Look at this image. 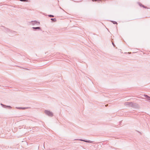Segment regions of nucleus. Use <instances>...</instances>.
<instances>
[{
    "instance_id": "nucleus-1",
    "label": "nucleus",
    "mask_w": 150,
    "mask_h": 150,
    "mask_svg": "<svg viewBox=\"0 0 150 150\" xmlns=\"http://www.w3.org/2000/svg\"><path fill=\"white\" fill-rule=\"evenodd\" d=\"M44 112L45 115L49 117H52L53 115V113L49 110H45Z\"/></svg>"
},
{
    "instance_id": "nucleus-2",
    "label": "nucleus",
    "mask_w": 150,
    "mask_h": 150,
    "mask_svg": "<svg viewBox=\"0 0 150 150\" xmlns=\"http://www.w3.org/2000/svg\"><path fill=\"white\" fill-rule=\"evenodd\" d=\"M29 24L33 26H38L40 25V23L39 22L36 21H32L29 22Z\"/></svg>"
},
{
    "instance_id": "nucleus-3",
    "label": "nucleus",
    "mask_w": 150,
    "mask_h": 150,
    "mask_svg": "<svg viewBox=\"0 0 150 150\" xmlns=\"http://www.w3.org/2000/svg\"><path fill=\"white\" fill-rule=\"evenodd\" d=\"M132 107H134L136 108H139V106L138 104L137 103H132Z\"/></svg>"
},
{
    "instance_id": "nucleus-4",
    "label": "nucleus",
    "mask_w": 150,
    "mask_h": 150,
    "mask_svg": "<svg viewBox=\"0 0 150 150\" xmlns=\"http://www.w3.org/2000/svg\"><path fill=\"white\" fill-rule=\"evenodd\" d=\"M132 102H127L124 103V105L127 106H131L132 107Z\"/></svg>"
},
{
    "instance_id": "nucleus-5",
    "label": "nucleus",
    "mask_w": 150,
    "mask_h": 150,
    "mask_svg": "<svg viewBox=\"0 0 150 150\" xmlns=\"http://www.w3.org/2000/svg\"><path fill=\"white\" fill-rule=\"evenodd\" d=\"M76 140H78V139H76ZM78 140H79L80 141L85 142H86L91 143L92 142L90 141H86V140H85L81 139H78Z\"/></svg>"
},
{
    "instance_id": "nucleus-6",
    "label": "nucleus",
    "mask_w": 150,
    "mask_h": 150,
    "mask_svg": "<svg viewBox=\"0 0 150 150\" xmlns=\"http://www.w3.org/2000/svg\"><path fill=\"white\" fill-rule=\"evenodd\" d=\"M32 28L33 29H35V30H41L40 28V27H33Z\"/></svg>"
},
{
    "instance_id": "nucleus-7",
    "label": "nucleus",
    "mask_w": 150,
    "mask_h": 150,
    "mask_svg": "<svg viewBox=\"0 0 150 150\" xmlns=\"http://www.w3.org/2000/svg\"><path fill=\"white\" fill-rule=\"evenodd\" d=\"M1 105L3 106H4L5 108H6V107H9L10 108H11V107L10 106H6V105H3L2 104H1Z\"/></svg>"
},
{
    "instance_id": "nucleus-8",
    "label": "nucleus",
    "mask_w": 150,
    "mask_h": 150,
    "mask_svg": "<svg viewBox=\"0 0 150 150\" xmlns=\"http://www.w3.org/2000/svg\"><path fill=\"white\" fill-rule=\"evenodd\" d=\"M51 20L52 21H56V19L55 18H51Z\"/></svg>"
},
{
    "instance_id": "nucleus-9",
    "label": "nucleus",
    "mask_w": 150,
    "mask_h": 150,
    "mask_svg": "<svg viewBox=\"0 0 150 150\" xmlns=\"http://www.w3.org/2000/svg\"><path fill=\"white\" fill-rule=\"evenodd\" d=\"M29 108V107L22 108L21 109H28V108Z\"/></svg>"
},
{
    "instance_id": "nucleus-10",
    "label": "nucleus",
    "mask_w": 150,
    "mask_h": 150,
    "mask_svg": "<svg viewBox=\"0 0 150 150\" xmlns=\"http://www.w3.org/2000/svg\"><path fill=\"white\" fill-rule=\"evenodd\" d=\"M147 100L150 101V97L149 96L148 97V98H147Z\"/></svg>"
},
{
    "instance_id": "nucleus-11",
    "label": "nucleus",
    "mask_w": 150,
    "mask_h": 150,
    "mask_svg": "<svg viewBox=\"0 0 150 150\" xmlns=\"http://www.w3.org/2000/svg\"><path fill=\"white\" fill-rule=\"evenodd\" d=\"M49 16L51 17H54V16L52 15H50L48 16Z\"/></svg>"
},
{
    "instance_id": "nucleus-12",
    "label": "nucleus",
    "mask_w": 150,
    "mask_h": 150,
    "mask_svg": "<svg viewBox=\"0 0 150 150\" xmlns=\"http://www.w3.org/2000/svg\"><path fill=\"white\" fill-rule=\"evenodd\" d=\"M16 108L18 109H21L22 108L21 107H16Z\"/></svg>"
},
{
    "instance_id": "nucleus-13",
    "label": "nucleus",
    "mask_w": 150,
    "mask_h": 150,
    "mask_svg": "<svg viewBox=\"0 0 150 150\" xmlns=\"http://www.w3.org/2000/svg\"><path fill=\"white\" fill-rule=\"evenodd\" d=\"M113 22V24H117V22H115V21H113L112 22Z\"/></svg>"
},
{
    "instance_id": "nucleus-14",
    "label": "nucleus",
    "mask_w": 150,
    "mask_h": 150,
    "mask_svg": "<svg viewBox=\"0 0 150 150\" xmlns=\"http://www.w3.org/2000/svg\"><path fill=\"white\" fill-rule=\"evenodd\" d=\"M144 96L145 97H146L147 98H148V97H149V96H148L147 95H144Z\"/></svg>"
},
{
    "instance_id": "nucleus-15",
    "label": "nucleus",
    "mask_w": 150,
    "mask_h": 150,
    "mask_svg": "<svg viewBox=\"0 0 150 150\" xmlns=\"http://www.w3.org/2000/svg\"><path fill=\"white\" fill-rule=\"evenodd\" d=\"M139 5L140 6H142L143 7H144V8H145V7L144 6L142 5V4H141V5L139 4Z\"/></svg>"
},
{
    "instance_id": "nucleus-16",
    "label": "nucleus",
    "mask_w": 150,
    "mask_h": 150,
    "mask_svg": "<svg viewBox=\"0 0 150 150\" xmlns=\"http://www.w3.org/2000/svg\"><path fill=\"white\" fill-rule=\"evenodd\" d=\"M112 44L114 46H115L114 43L113 42H112Z\"/></svg>"
},
{
    "instance_id": "nucleus-17",
    "label": "nucleus",
    "mask_w": 150,
    "mask_h": 150,
    "mask_svg": "<svg viewBox=\"0 0 150 150\" xmlns=\"http://www.w3.org/2000/svg\"><path fill=\"white\" fill-rule=\"evenodd\" d=\"M93 1H96L97 0H92Z\"/></svg>"
},
{
    "instance_id": "nucleus-18",
    "label": "nucleus",
    "mask_w": 150,
    "mask_h": 150,
    "mask_svg": "<svg viewBox=\"0 0 150 150\" xmlns=\"http://www.w3.org/2000/svg\"><path fill=\"white\" fill-rule=\"evenodd\" d=\"M60 8L61 9H62V10H63V9H62V8H61V7H60Z\"/></svg>"
}]
</instances>
